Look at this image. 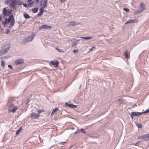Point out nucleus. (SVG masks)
Wrapping results in <instances>:
<instances>
[{
	"instance_id": "obj_1",
	"label": "nucleus",
	"mask_w": 149,
	"mask_h": 149,
	"mask_svg": "<svg viewBox=\"0 0 149 149\" xmlns=\"http://www.w3.org/2000/svg\"><path fill=\"white\" fill-rule=\"evenodd\" d=\"M10 22V26L12 27L15 23L14 18L13 15H10L8 19L7 17L5 18V21H3L2 22V25L4 27H5L6 25Z\"/></svg>"
},
{
	"instance_id": "obj_2",
	"label": "nucleus",
	"mask_w": 149,
	"mask_h": 149,
	"mask_svg": "<svg viewBox=\"0 0 149 149\" xmlns=\"http://www.w3.org/2000/svg\"><path fill=\"white\" fill-rule=\"evenodd\" d=\"M10 5L13 9H16L15 6L22 4V2L19 0H10Z\"/></svg>"
},
{
	"instance_id": "obj_3",
	"label": "nucleus",
	"mask_w": 149,
	"mask_h": 149,
	"mask_svg": "<svg viewBox=\"0 0 149 149\" xmlns=\"http://www.w3.org/2000/svg\"><path fill=\"white\" fill-rule=\"evenodd\" d=\"M145 4L143 2L141 3L139 6V10L135 11L134 13V14L136 15L139 14L146 9Z\"/></svg>"
},
{
	"instance_id": "obj_4",
	"label": "nucleus",
	"mask_w": 149,
	"mask_h": 149,
	"mask_svg": "<svg viewBox=\"0 0 149 149\" xmlns=\"http://www.w3.org/2000/svg\"><path fill=\"white\" fill-rule=\"evenodd\" d=\"M35 34H33L32 36L30 35L25 38L23 40L22 42V43L23 44H25L27 42H30L33 40L34 36Z\"/></svg>"
},
{
	"instance_id": "obj_5",
	"label": "nucleus",
	"mask_w": 149,
	"mask_h": 149,
	"mask_svg": "<svg viewBox=\"0 0 149 149\" xmlns=\"http://www.w3.org/2000/svg\"><path fill=\"white\" fill-rule=\"evenodd\" d=\"M18 108V107H17L15 106L13 104H11L9 107L8 111L10 112L14 113Z\"/></svg>"
},
{
	"instance_id": "obj_6",
	"label": "nucleus",
	"mask_w": 149,
	"mask_h": 149,
	"mask_svg": "<svg viewBox=\"0 0 149 149\" xmlns=\"http://www.w3.org/2000/svg\"><path fill=\"white\" fill-rule=\"evenodd\" d=\"M48 0H42L40 2V5L42 7L45 8H46L47 6Z\"/></svg>"
},
{
	"instance_id": "obj_7",
	"label": "nucleus",
	"mask_w": 149,
	"mask_h": 149,
	"mask_svg": "<svg viewBox=\"0 0 149 149\" xmlns=\"http://www.w3.org/2000/svg\"><path fill=\"white\" fill-rule=\"evenodd\" d=\"M12 10H8L6 8H5L3 9V13L4 16H8L11 13Z\"/></svg>"
},
{
	"instance_id": "obj_8",
	"label": "nucleus",
	"mask_w": 149,
	"mask_h": 149,
	"mask_svg": "<svg viewBox=\"0 0 149 149\" xmlns=\"http://www.w3.org/2000/svg\"><path fill=\"white\" fill-rule=\"evenodd\" d=\"M9 49V48L6 47L5 46H3L0 51V54L2 55H4L8 50Z\"/></svg>"
},
{
	"instance_id": "obj_9",
	"label": "nucleus",
	"mask_w": 149,
	"mask_h": 149,
	"mask_svg": "<svg viewBox=\"0 0 149 149\" xmlns=\"http://www.w3.org/2000/svg\"><path fill=\"white\" fill-rule=\"evenodd\" d=\"M31 118L34 119L38 118L39 116V114L34 112L31 113Z\"/></svg>"
},
{
	"instance_id": "obj_10",
	"label": "nucleus",
	"mask_w": 149,
	"mask_h": 149,
	"mask_svg": "<svg viewBox=\"0 0 149 149\" xmlns=\"http://www.w3.org/2000/svg\"><path fill=\"white\" fill-rule=\"evenodd\" d=\"M24 61L23 59H19L16 60L15 62V64L17 65L23 63Z\"/></svg>"
},
{
	"instance_id": "obj_11",
	"label": "nucleus",
	"mask_w": 149,
	"mask_h": 149,
	"mask_svg": "<svg viewBox=\"0 0 149 149\" xmlns=\"http://www.w3.org/2000/svg\"><path fill=\"white\" fill-rule=\"evenodd\" d=\"M142 114V113H141L133 112L131 113L130 115V116L132 118L133 117L139 115H141Z\"/></svg>"
},
{
	"instance_id": "obj_12",
	"label": "nucleus",
	"mask_w": 149,
	"mask_h": 149,
	"mask_svg": "<svg viewBox=\"0 0 149 149\" xmlns=\"http://www.w3.org/2000/svg\"><path fill=\"white\" fill-rule=\"evenodd\" d=\"M139 139H143L145 140H149V134L147 135H143L139 137Z\"/></svg>"
},
{
	"instance_id": "obj_13",
	"label": "nucleus",
	"mask_w": 149,
	"mask_h": 149,
	"mask_svg": "<svg viewBox=\"0 0 149 149\" xmlns=\"http://www.w3.org/2000/svg\"><path fill=\"white\" fill-rule=\"evenodd\" d=\"M52 28L51 26H48L46 25H44L41 26L40 27V29H50Z\"/></svg>"
},
{
	"instance_id": "obj_14",
	"label": "nucleus",
	"mask_w": 149,
	"mask_h": 149,
	"mask_svg": "<svg viewBox=\"0 0 149 149\" xmlns=\"http://www.w3.org/2000/svg\"><path fill=\"white\" fill-rule=\"evenodd\" d=\"M78 24L76 23L74 21H71L69 22L68 24V26H74Z\"/></svg>"
},
{
	"instance_id": "obj_15",
	"label": "nucleus",
	"mask_w": 149,
	"mask_h": 149,
	"mask_svg": "<svg viewBox=\"0 0 149 149\" xmlns=\"http://www.w3.org/2000/svg\"><path fill=\"white\" fill-rule=\"evenodd\" d=\"M50 63L56 67H58L59 64V62L58 61H56V62H54L53 61H51Z\"/></svg>"
},
{
	"instance_id": "obj_16",
	"label": "nucleus",
	"mask_w": 149,
	"mask_h": 149,
	"mask_svg": "<svg viewBox=\"0 0 149 149\" xmlns=\"http://www.w3.org/2000/svg\"><path fill=\"white\" fill-rule=\"evenodd\" d=\"M44 8H40V12L38 14V16H40L43 14L44 11Z\"/></svg>"
},
{
	"instance_id": "obj_17",
	"label": "nucleus",
	"mask_w": 149,
	"mask_h": 149,
	"mask_svg": "<svg viewBox=\"0 0 149 149\" xmlns=\"http://www.w3.org/2000/svg\"><path fill=\"white\" fill-rule=\"evenodd\" d=\"M66 105L72 108H75L77 107V106L72 104H69L67 103L66 104Z\"/></svg>"
},
{
	"instance_id": "obj_18",
	"label": "nucleus",
	"mask_w": 149,
	"mask_h": 149,
	"mask_svg": "<svg viewBox=\"0 0 149 149\" xmlns=\"http://www.w3.org/2000/svg\"><path fill=\"white\" fill-rule=\"evenodd\" d=\"M58 109L57 108H55L52 111L51 115H53L56 113L57 111H58Z\"/></svg>"
},
{
	"instance_id": "obj_19",
	"label": "nucleus",
	"mask_w": 149,
	"mask_h": 149,
	"mask_svg": "<svg viewBox=\"0 0 149 149\" xmlns=\"http://www.w3.org/2000/svg\"><path fill=\"white\" fill-rule=\"evenodd\" d=\"M38 10L37 8H34L32 9V11L33 13H35L38 12Z\"/></svg>"
},
{
	"instance_id": "obj_20",
	"label": "nucleus",
	"mask_w": 149,
	"mask_h": 149,
	"mask_svg": "<svg viewBox=\"0 0 149 149\" xmlns=\"http://www.w3.org/2000/svg\"><path fill=\"white\" fill-rule=\"evenodd\" d=\"M37 110L38 112V113L39 114V116L40 115V114L41 113L45 112V111L43 110H38V109H37Z\"/></svg>"
},
{
	"instance_id": "obj_21",
	"label": "nucleus",
	"mask_w": 149,
	"mask_h": 149,
	"mask_svg": "<svg viewBox=\"0 0 149 149\" xmlns=\"http://www.w3.org/2000/svg\"><path fill=\"white\" fill-rule=\"evenodd\" d=\"M22 127H20V128L16 132V134L17 135L19 134L20 132L22 131Z\"/></svg>"
},
{
	"instance_id": "obj_22",
	"label": "nucleus",
	"mask_w": 149,
	"mask_h": 149,
	"mask_svg": "<svg viewBox=\"0 0 149 149\" xmlns=\"http://www.w3.org/2000/svg\"><path fill=\"white\" fill-rule=\"evenodd\" d=\"M81 38H83V39L86 40L90 39L92 38L91 37H90V36H88V37H81Z\"/></svg>"
},
{
	"instance_id": "obj_23",
	"label": "nucleus",
	"mask_w": 149,
	"mask_h": 149,
	"mask_svg": "<svg viewBox=\"0 0 149 149\" xmlns=\"http://www.w3.org/2000/svg\"><path fill=\"white\" fill-rule=\"evenodd\" d=\"M24 17L26 19H28V18H30V16H29V14H24Z\"/></svg>"
},
{
	"instance_id": "obj_24",
	"label": "nucleus",
	"mask_w": 149,
	"mask_h": 149,
	"mask_svg": "<svg viewBox=\"0 0 149 149\" xmlns=\"http://www.w3.org/2000/svg\"><path fill=\"white\" fill-rule=\"evenodd\" d=\"M127 51H126L125 53V58L127 59L129 57L128 55V54Z\"/></svg>"
},
{
	"instance_id": "obj_25",
	"label": "nucleus",
	"mask_w": 149,
	"mask_h": 149,
	"mask_svg": "<svg viewBox=\"0 0 149 149\" xmlns=\"http://www.w3.org/2000/svg\"><path fill=\"white\" fill-rule=\"evenodd\" d=\"M132 23H137L139 22V20L136 19H131Z\"/></svg>"
},
{
	"instance_id": "obj_26",
	"label": "nucleus",
	"mask_w": 149,
	"mask_h": 149,
	"mask_svg": "<svg viewBox=\"0 0 149 149\" xmlns=\"http://www.w3.org/2000/svg\"><path fill=\"white\" fill-rule=\"evenodd\" d=\"M132 23V20L131 19H130L128 20L125 23V24H127L129 23Z\"/></svg>"
},
{
	"instance_id": "obj_27",
	"label": "nucleus",
	"mask_w": 149,
	"mask_h": 149,
	"mask_svg": "<svg viewBox=\"0 0 149 149\" xmlns=\"http://www.w3.org/2000/svg\"><path fill=\"white\" fill-rule=\"evenodd\" d=\"M95 48V46H93V47H92L91 49H90V50H89V51L88 52V53H89V52H91V51H92L93 50V49H94V48Z\"/></svg>"
},
{
	"instance_id": "obj_28",
	"label": "nucleus",
	"mask_w": 149,
	"mask_h": 149,
	"mask_svg": "<svg viewBox=\"0 0 149 149\" xmlns=\"http://www.w3.org/2000/svg\"><path fill=\"white\" fill-rule=\"evenodd\" d=\"M5 65V63L3 61H1V65L2 66H4Z\"/></svg>"
},
{
	"instance_id": "obj_29",
	"label": "nucleus",
	"mask_w": 149,
	"mask_h": 149,
	"mask_svg": "<svg viewBox=\"0 0 149 149\" xmlns=\"http://www.w3.org/2000/svg\"><path fill=\"white\" fill-rule=\"evenodd\" d=\"M123 10H124L127 12H128L130 11V10L128 8H123Z\"/></svg>"
},
{
	"instance_id": "obj_30",
	"label": "nucleus",
	"mask_w": 149,
	"mask_h": 149,
	"mask_svg": "<svg viewBox=\"0 0 149 149\" xmlns=\"http://www.w3.org/2000/svg\"><path fill=\"white\" fill-rule=\"evenodd\" d=\"M10 3V0H6V4H9Z\"/></svg>"
},
{
	"instance_id": "obj_31",
	"label": "nucleus",
	"mask_w": 149,
	"mask_h": 149,
	"mask_svg": "<svg viewBox=\"0 0 149 149\" xmlns=\"http://www.w3.org/2000/svg\"><path fill=\"white\" fill-rule=\"evenodd\" d=\"M73 52L74 53H76L78 52V50L77 49H74L73 50Z\"/></svg>"
},
{
	"instance_id": "obj_32",
	"label": "nucleus",
	"mask_w": 149,
	"mask_h": 149,
	"mask_svg": "<svg viewBox=\"0 0 149 149\" xmlns=\"http://www.w3.org/2000/svg\"><path fill=\"white\" fill-rule=\"evenodd\" d=\"M8 68H10L12 70L13 69V67H12V66H11V65H8Z\"/></svg>"
},
{
	"instance_id": "obj_33",
	"label": "nucleus",
	"mask_w": 149,
	"mask_h": 149,
	"mask_svg": "<svg viewBox=\"0 0 149 149\" xmlns=\"http://www.w3.org/2000/svg\"><path fill=\"white\" fill-rule=\"evenodd\" d=\"M80 131H81L82 133H85V132L84 131V130L83 129H81L80 130Z\"/></svg>"
},
{
	"instance_id": "obj_34",
	"label": "nucleus",
	"mask_w": 149,
	"mask_h": 149,
	"mask_svg": "<svg viewBox=\"0 0 149 149\" xmlns=\"http://www.w3.org/2000/svg\"><path fill=\"white\" fill-rule=\"evenodd\" d=\"M66 1V0H60V2L61 3H62L63 2H65Z\"/></svg>"
},
{
	"instance_id": "obj_35",
	"label": "nucleus",
	"mask_w": 149,
	"mask_h": 149,
	"mask_svg": "<svg viewBox=\"0 0 149 149\" xmlns=\"http://www.w3.org/2000/svg\"><path fill=\"white\" fill-rule=\"evenodd\" d=\"M139 142H138L137 143H136L135 144V146H138L139 144Z\"/></svg>"
},
{
	"instance_id": "obj_36",
	"label": "nucleus",
	"mask_w": 149,
	"mask_h": 149,
	"mask_svg": "<svg viewBox=\"0 0 149 149\" xmlns=\"http://www.w3.org/2000/svg\"><path fill=\"white\" fill-rule=\"evenodd\" d=\"M10 32V30H7V31H6V34H8Z\"/></svg>"
},
{
	"instance_id": "obj_37",
	"label": "nucleus",
	"mask_w": 149,
	"mask_h": 149,
	"mask_svg": "<svg viewBox=\"0 0 149 149\" xmlns=\"http://www.w3.org/2000/svg\"><path fill=\"white\" fill-rule=\"evenodd\" d=\"M56 49H57L58 51H59V52H61V50L60 49H59V48H56Z\"/></svg>"
},
{
	"instance_id": "obj_38",
	"label": "nucleus",
	"mask_w": 149,
	"mask_h": 149,
	"mask_svg": "<svg viewBox=\"0 0 149 149\" xmlns=\"http://www.w3.org/2000/svg\"><path fill=\"white\" fill-rule=\"evenodd\" d=\"M36 3H38L39 2V0H36Z\"/></svg>"
},
{
	"instance_id": "obj_39",
	"label": "nucleus",
	"mask_w": 149,
	"mask_h": 149,
	"mask_svg": "<svg viewBox=\"0 0 149 149\" xmlns=\"http://www.w3.org/2000/svg\"><path fill=\"white\" fill-rule=\"evenodd\" d=\"M149 112V109L147 110V111H146L145 112L146 113H148Z\"/></svg>"
},
{
	"instance_id": "obj_40",
	"label": "nucleus",
	"mask_w": 149,
	"mask_h": 149,
	"mask_svg": "<svg viewBox=\"0 0 149 149\" xmlns=\"http://www.w3.org/2000/svg\"><path fill=\"white\" fill-rule=\"evenodd\" d=\"M32 1V0H28V2L30 3Z\"/></svg>"
},
{
	"instance_id": "obj_41",
	"label": "nucleus",
	"mask_w": 149,
	"mask_h": 149,
	"mask_svg": "<svg viewBox=\"0 0 149 149\" xmlns=\"http://www.w3.org/2000/svg\"><path fill=\"white\" fill-rule=\"evenodd\" d=\"M141 127H141V125H139V126H138V127H139V128H141Z\"/></svg>"
},
{
	"instance_id": "obj_42",
	"label": "nucleus",
	"mask_w": 149,
	"mask_h": 149,
	"mask_svg": "<svg viewBox=\"0 0 149 149\" xmlns=\"http://www.w3.org/2000/svg\"><path fill=\"white\" fill-rule=\"evenodd\" d=\"M1 16L0 15V21H1Z\"/></svg>"
},
{
	"instance_id": "obj_43",
	"label": "nucleus",
	"mask_w": 149,
	"mask_h": 149,
	"mask_svg": "<svg viewBox=\"0 0 149 149\" xmlns=\"http://www.w3.org/2000/svg\"><path fill=\"white\" fill-rule=\"evenodd\" d=\"M24 6L26 7V4H24Z\"/></svg>"
}]
</instances>
